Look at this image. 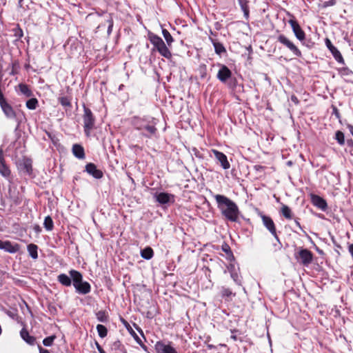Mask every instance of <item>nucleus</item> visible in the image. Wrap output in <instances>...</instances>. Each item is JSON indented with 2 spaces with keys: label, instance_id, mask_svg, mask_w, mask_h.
I'll list each match as a JSON object with an SVG mask.
<instances>
[{
  "label": "nucleus",
  "instance_id": "4",
  "mask_svg": "<svg viewBox=\"0 0 353 353\" xmlns=\"http://www.w3.org/2000/svg\"><path fill=\"white\" fill-rule=\"evenodd\" d=\"M69 274L72 279V285L75 288L76 292L79 294H87L91 291L90 284L83 281L82 274L75 270L69 271Z\"/></svg>",
  "mask_w": 353,
  "mask_h": 353
},
{
  "label": "nucleus",
  "instance_id": "14",
  "mask_svg": "<svg viewBox=\"0 0 353 353\" xmlns=\"http://www.w3.org/2000/svg\"><path fill=\"white\" fill-rule=\"evenodd\" d=\"M20 245L17 243H12L8 240H0V249L10 254H14L20 250Z\"/></svg>",
  "mask_w": 353,
  "mask_h": 353
},
{
  "label": "nucleus",
  "instance_id": "30",
  "mask_svg": "<svg viewBox=\"0 0 353 353\" xmlns=\"http://www.w3.org/2000/svg\"><path fill=\"white\" fill-rule=\"evenodd\" d=\"M140 254L143 259L150 260L154 256V251L152 248L148 246L144 249L141 250Z\"/></svg>",
  "mask_w": 353,
  "mask_h": 353
},
{
  "label": "nucleus",
  "instance_id": "53",
  "mask_svg": "<svg viewBox=\"0 0 353 353\" xmlns=\"http://www.w3.org/2000/svg\"><path fill=\"white\" fill-rule=\"evenodd\" d=\"M253 168L256 172H262L265 170V167L261 165H254Z\"/></svg>",
  "mask_w": 353,
  "mask_h": 353
},
{
  "label": "nucleus",
  "instance_id": "59",
  "mask_svg": "<svg viewBox=\"0 0 353 353\" xmlns=\"http://www.w3.org/2000/svg\"><path fill=\"white\" fill-rule=\"evenodd\" d=\"M19 68V63L18 60H14L12 62V68L17 69Z\"/></svg>",
  "mask_w": 353,
  "mask_h": 353
},
{
  "label": "nucleus",
  "instance_id": "47",
  "mask_svg": "<svg viewBox=\"0 0 353 353\" xmlns=\"http://www.w3.org/2000/svg\"><path fill=\"white\" fill-rule=\"evenodd\" d=\"M13 185V183H10L9 185V187H8V194H9V196L11 199H14L16 196H15V190H16V187H14L12 186Z\"/></svg>",
  "mask_w": 353,
  "mask_h": 353
},
{
  "label": "nucleus",
  "instance_id": "3",
  "mask_svg": "<svg viewBox=\"0 0 353 353\" xmlns=\"http://www.w3.org/2000/svg\"><path fill=\"white\" fill-rule=\"evenodd\" d=\"M130 124L134 129L141 131V135L148 139H152L157 133L155 119L150 117L134 116L130 118Z\"/></svg>",
  "mask_w": 353,
  "mask_h": 353
},
{
  "label": "nucleus",
  "instance_id": "9",
  "mask_svg": "<svg viewBox=\"0 0 353 353\" xmlns=\"http://www.w3.org/2000/svg\"><path fill=\"white\" fill-rule=\"evenodd\" d=\"M153 197L162 205L172 204L175 202V195L165 192H157L153 194Z\"/></svg>",
  "mask_w": 353,
  "mask_h": 353
},
{
  "label": "nucleus",
  "instance_id": "55",
  "mask_svg": "<svg viewBox=\"0 0 353 353\" xmlns=\"http://www.w3.org/2000/svg\"><path fill=\"white\" fill-rule=\"evenodd\" d=\"M273 246L274 248L275 251L281 250L283 248V245H282L281 242L274 243Z\"/></svg>",
  "mask_w": 353,
  "mask_h": 353
},
{
  "label": "nucleus",
  "instance_id": "29",
  "mask_svg": "<svg viewBox=\"0 0 353 353\" xmlns=\"http://www.w3.org/2000/svg\"><path fill=\"white\" fill-rule=\"evenodd\" d=\"M221 250L223 252H224L227 254V259L230 261H234L235 258L231 250V248L230 245L226 243H223L221 245Z\"/></svg>",
  "mask_w": 353,
  "mask_h": 353
},
{
  "label": "nucleus",
  "instance_id": "15",
  "mask_svg": "<svg viewBox=\"0 0 353 353\" xmlns=\"http://www.w3.org/2000/svg\"><path fill=\"white\" fill-rule=\"evenodd\" d=\"M325 43L332 53L334 59L340 63L345 64L343 57L340 51L332 43L331 41L328 38L325 39Z\"/></svg>",
  "mask_w": 353,
  "mask_h": 353
},
{
  "label": "nucleus",
  "instance_id": "60",
  "mask_svg": "<svg viewBox=\"0 0 353 353\" xmlns=\"http://www.w3.org/2000/svg\"><path fill=\"white\" fill-rule=\"evenodd\" d=\"M294 220V223H295L296 225V226H297L300 230H303V228H302V226H301V223H300V222H299L300 219H299V218H298V217H296Z\"/></svg>",
  "mask_w": 353,
  "mask_h": 353
},
{
  "label": "nucleus",
  "instance_id": "39",
  "mask_svg": "<svg viewBox=\"0 0 353 353\" xmlns=\"http://www.w3.org/2000/svg\"><path fill=\"white\" fill-rule=\"evenodd\" d=\"M97 330L99 336L102 339L105 337L108 334V329L103 325L98 324L97 325Z\"/></svg>",
  "mask_w": 353,
  "mask_h": 353
},
{
  "label": "nucleus",
  "instance_id": "16",
  "mask_svg": "<svg viewBox=\"0 0 353 353\" xmlns=\"http://www.w3.org/2000/svg\"><path fill=\"white\" fill-rule=\"evenodd\" d=\"M155 350L157 353H177L175 348L171 345V342L165 344L162 341H159L155 343Z\"/></svg>",
  "mask_w": 353,
  "mask_h": 353
},
{
  "label": "nucleus",
  "instance_id": "43",
  "mask_svg": "<svg viewBox=\"0 0 353 353\" xmlns=\"http://www.w3.org/2000/svg\"><path fill=\"white\" fill-rule=\"evenodd\" d=\"M199 72L201 79H204L207 77V66L205 64H201L199 68Z\"/></svg>",
  "mask_w": 353,
  "mask_h": 353
},
{
  "label": "nucleus",
  "instance_id": "6",
  "mask_svg": "<svg viewBox=\"0 0 353 353\" xmlns=\"http://www.w3.org/2000/svg\"><path fill=\"white\" fill-rule=\"evenodd\" d=\"M83 130L87 137L90 135L91 131L95 128L96 118L92 110L83 105Z\"/></svg>",
  "mask_w": 353,
  "mask_h": 353
},
{
  "label": "nucleus",
  "instance_id": "22",
  "mask_svg": "<svg viewBox=\"0 0 353 353\" xmlns=\"http://www.w3.org/2000/svg\"><path fill=\"white\" fill-rule=\"evenodd\" d=\"M73 155L79 159H83L85 157V150L83 147L78 143L72 145V148Z\"/></svg>",
  "mask_w": 353,
  "mask_h": 353
},
{
  "label": "nucleus",
  "instance_id": "40",
  "mask_svg": "<svg viewBox=\"0 0 353 353\" xmlns=\"http://www.w3.org/2000/svg\"><path fill=\"white\" fill-rule=\"evenodd\" d=\"M43 225H44V228L48 231L52 230V229L54 228V223H53V221H52V218L50 216H48L45 218Z\"/></svg>",
  "mask_w": 353,
  "mask_h": 353
},
{
  "label": "nucleus",
  "instance_id": "26",
  "mask_svg": "<svg viewBox=\"0 0 353 353\" xmlns=\"http://www.w3.org/2000/svg\"><path fill=\"white\" fill-rule=\"evenodd\" d=\"M112 353H127L125 347L119 341H114L111 345Z\"/></svg>",
  "mask_w": 353,
  "mask_h": 353
},
{
  "label": "nucleus",
  "instance_id": "44",
  "mask_svg": "<svg viewBox=\"0 0 353 353\" xmlns=\"http://www.w3.org/2000/svg\"><path fill=\"white\" fill-rule=\"evenodd\" d=\"M230 276L236 284H237L239 285H241V284H242L241 276L240 275H239L237 272H235L233 273L232 272V274H230Z\"/></svg>",
  "mask_w": 353,
  "mask_h": 353
},
{
  "label": "nucleus",
  "instance_id": "49",
  "mask_svg": "<svg viewBox=\"0 0 353 353\" xmlns=\"http://www.w3.org/2000/svg\"><path fill=\"white\" fill-rule=\"evenodd\" d=\"M46 134H47L48 137L52 141V142L54 144H56L57 142L59 141L58 139L57 138V137L54 134H53L52 133H51L50 132H46Z\"/></svg>",
  "mask_w": 353,
  "mask_h": 353
},
{
  "label": "nucleus",
  "instance_id": "42",
  "mask_svg": "<svg viewBox=\"0 0 353 353\" xmlns=\"http://www.w3.org/2000/svg\"><path fill=\"white\" fill-rule=\"evenodd\" d=\"M55 339H56L55 335H51L50 336L46 337L43 340V344L46 347H50L53 344V342Z\"/></svg>",
  "mask_w": 353,
  "mask_h": 353
},
{
  "label": "nucleus",
  "instance_id": "5",
  "mask_svg": "<svg viewBox=\"0 0 353 353\" xmlns=\"http://www.w3.org/2000/svg\"><path fill=\"white\" fill-rule=\"evenodd\" d=\"M148 39L153 45V48L152 49V52L157 51L162 57L167 59L172 58V54L169 47L160 37L152 32H149Z\"/></svg>",
  "mask_w": 353,
  "mask_h": 353
},
{
  "label": "nucleus",
  "instance_id": "62",
  "mask_svg": "<svg viewBox=\"0 0 353 353\" xmlns=\"http://www.w3.org/2000/svg\"><path fill=\"white\" fill-rule=\"evenodd\" d=\"M270 234L274 237V239H275V240L276 241L277 243L281 242L280 239H279V236L277 234L276 230L274 231V233L271 232Z\"/></svg>",
  "mask_w": 353,
  "mask_h": 353
},
{
  "label": "nucleus",
  "instance_id": "48",
  "mask_svg": "<svg viewBox=\"0 0 353 353\" xmlns=\"http://www.w3.org/2000/svg\"><path fill=\"white\" fill-rule=\"evenodd\" d=\"M132 335L139 345H140L143 349H146V346L143 343L142 341L134 331H132Z\"/></svg>",
  "mask_w": 353,
  "mask_h": 353
},
{
  "label": "nucleus",
  "instance_id": "51",
  "mask_svg": "<svg viewBox=\"0 0 353 353\" xmlns=\"http://www.w3.org/2000/svg\"><path fill=\"white\" fill-rule=\"evenodd\" d=\"M336 3V0H329L327 1H325L323 4V8H327L330 6H333Z\"/></svg>",
  "mask_w": 353,
  "mask_h": 353
},
{
  "label": "nucleus",
  "instance_id": "21",
  "mask_svg": "<svg viewBox=\"0 0 353 353\" xmlns=\"http://www.w3.org/2000/svg\"><path fill=\"white\" fill-rule=\"evenodd\" d=\"M209 40L214 46V52L216 54L221 56L223 54H226L227 51L223 43L218 41L217 39L212 37H209Z\"/></svg>",
  "mask_w": 353,
  "mask_h": 353
},
{
  "label": "nucleus",
  "instance_id": "31",
  "mask_svg": "<svg viewBox=\"0 0 353 353\" xmlns=\"http://www.w3.org/2000/svg\"><path fill=\"white\" fill-rule=\"evenodd\" d=\"M97 320L102 323H107L109 320V316L105 310H99L96 313Z\"/></svg>",
  "mask_w": 353,
  "mask_h": 353
},
{
  "label": "nucleus",
  "instance_id": "10",
  "mask_svg": "<svg viewBox=\"0 0 353 353\" xmlns=\"http://www.w3.org/2000/svg\"><path fill=\"white\" fill-rule=\"evenodd\" d=\"M277 41L288 48L296 57H302L301 50L284 34L279 35Z\"/></svg>",
  "mask_w": 353,
  "mask_h": 353
},
{
  "label": "nucleus",
  "instance_id": "32",
  "mask_svg": "<svg viewBox=\"0 0 353 353\" xmlns=\"http://www.w3.org/2000/svg\"><path fill=\"white\" fill-rule=\"evenodd\" d=\"M20 92L26 97H30L33 95L32 91L30 89L28 85L20 83L19 85Z\"/></svg>",
  "mask_w": 353,
  "mask_h": 353
},
{
  "label": "nucleus",
  "instance_id": "41",
  "mask_svg": "<svg viewBox=\"0 0 353 353\" xmlns=\"http://www.w3.org/2000/svg\"><path fill=\"white\" fill-rule=\"evenodd\" d=\"M12 32L14 37H15L17 40L20 39L23 36V32L19 24H17V26L12 29Z\"/></svg>",
  "mask_w": 353,
  "mask_h": 353
},
{
  "label": "nucleus",
  "instance_id": "8",
  "mask_svg": "<svg viewBox=\"0 0 353 353\" xmlns=\"http://www.w3.org/2000/svg\"><path fill=\"white\" fill-rule=\"evenodd\" d=\"M17 166L20 172L31 176L33 174L32 161L27 157H23L17 162Z\"/></svg>",
  "mask_w": 353,
  "mask_h": 353
},
{
  "label": "nucleus",
  "instance_id": "61",
  "mask_svg": "<svg viewBox=\"0 0 353 353\" xmlns=\"http://www.w3.org/2000/svg\"><path fill=\"white\" fill-rule=\"evenodd\" d=\"M291 101L294 103L296 105H298L299 103V100L298 99L297 97L295 95L291 96Z\"/></svg>",
  "mask_w": 353,
  "mask_h": 353
},
{
  "label": "nucleus",
  "instance_id": "23",
  "mask_svg": "<svg viewBox=\"0 0 353 353\" xmlns=\"http://www.w3.org/2000/svg\"><path fill=\"white\" fill-rule=\"evenodd\" d=\"M57 281L63 286L69 287L72 283V279L71 276H68L65 274H60L57 276Z\"/></svg>",
  "mask_w": 353,
  "mask_h": 353
},
{
  "label": "nucleus",
  "instance_id": "35",
  "mask_svg": "<svg viewBox=\"0 0 353 353\" xmlns=\"http://www.w3.org/2000/svg\"><path fill=\"white\" fill-rule=\"evenodd\" d=\"M220 293L221 297L223 299L230 298L232 296H234L236 295L235 293L232 292L231 289L224 286L221 287Z\"/></svg>",
  "mask_w": 353,
  "mask_h": 353
},
{
  "label": "nucleus",
  "instance_id": "45",
  "mask_svg": "<svg viewBox=\"0 0 353 353\" xmlns=\"http://www.w3.org/2000/svg\"><path fill=\"white\" fill-rule=\"evenodd\" d=\"M339 74L342 76H348L350 75L352 73V70H350L347 67H343L339 69Z\"/></svg>",
  "mask_w": 353,
  "mask_h": 353
},
{
  "label": "nucleus",
  "instance_id": "64",
  "mask_svg": "<svg viewBox=\"0 0 353 353\" xmlns=\"http://www.w3.org/2000/svg\"><path fill=\"white\" fill-rule=\"evenodd\" d=\"M38 347H39V353H50L49 352V350L43 348L41 345H39Z\"/></svg>",
  "mask_w": 353,
  "mask_h": 353
},
{
  "label": "nucleus",
  "instance_id": "2",
  "mask_svg": "<svg viewBox=\"0 0 353 353\" xmlns=\"http://www.w3.org/2000/svg\"><path fill=\"white\" fill-rule=\"evenodd\" d=\"M219 68L217 74V79L225 84L231 92L240 94L244 92L243 83H239L237 79L233 75L232 70L225 64L218 63Z\"/></svg>",
  "mask_w": 353,
  "mask_h": 353
},
{
  "label": "nucleus",
  "instance_id": "1",
  "mask_svg": "<svg viewBox=\"0 0 353 353\" xmlns=\"http://www.w3.org/2000/svg\"><path fill=\"white\" fill-rule=\"evenodd\" d=\"M217 208L221 211V215L228 221L231 222H237L240 211L236 203L222 194H216L214 196Z\"/></svg>",
  "mask_w": 353,
  "mask_h": 353
},
{
  "label": "nucleus",
  "instance_id": "24",
  "mask_svg": "<svg viewBox=\"0 0 353 353\" xmlns=\"http://www.w3.org/2000/svg\"><path fill=\"white\" fill-rule=\"evenodd\" d=\"M21 338L29 345H33L36 341V338L33 336H30L28 332L23 328L20 332Z\"/></svg>",
  "mask_w": 353,
  "mask_h": 353
},
{
  "label": "nucleus",
  "instance_id": "20",
  "mask_svg": "<svg viewBox=\"0 0 353 353\" xmlns=\"http://www.w3.org/2000/svg\"><path fill=\"white\" fill-rule=\"evenodd\" d=\"M213 153L216 159L224 170H228L230 168V164L228 161V157L224 153L215 150H213Z\"/></svg>",
  "mask_w": 353,
  "mask_h": 353
},
{
  "label": "nucleus",
  "instance_id": "13",
  "mask_svg": "<svg viewBox=\"0 0 353 353\" xmlns=\"http://www.w3.org/2000/svg\"><path fill=\"white\" fill-rule=\"evenodd\" d=\"M0 174L8 179L9 183H12L11 170L9 166L6 163L3 150L1 149H0Z\"/></svg>",
  "mask_w": 353,
  "mask_h": 353
},
{
  "label": "nucleus",
  "instance_id": "11",
  "mask_svg": "<svg viewBox=\"0 0 353 353\" xmlns=\"http://www.w3.org/2000/svg\"><path fill=\"white\" fill-rule=\"evenodd\" d=\"M256 212L258 216L261 217L264 227L269 231L270 233H274V231L276 230V228L272 219L270 216L265 215L259 209H256Z\"/></svg>",
  "mask_w": 353,
  "mask_h": 353
},
{
  "label": "nucleus",
  "instance_id": "19",
  "mask_svg": "<svg viewBox=\"0 0 353 353\" xmlns=\"http://www.w3.org/2000/svg\"><path fill=\"white\" fill-rule=\"evenodd\" d=\"M289 23L290 24L292 31L295 35V37L301 41H303L305 39V34L304 31L301 28L299 23L294 19L289 20Z\"/></svg>",
  "mask_w": 353,
  "mask_h": 353
},
{
  "label": "nucleus",
  "instance_id": "46",
  "mask_svg": "<svg viewBox=\"0 0 353 353\" xmlns=\"http://www.w3.org/2000/svg\"><path fill=\"white\" fill-rule=\"evenodd\" d=\"M332 115L335 116V117L340 121L341 116L339 109L335 105H332Z\"/></svg>",
  "mask_w": 353,
  "mask_h": 353
},
{
  "label": "nucleus",
  "instance_id": "38",
  "mask_svg": "<svg viewBox=\"0 0 353 353\" xmlns=\"http://www.w3.org/2000/svg\"><path fill=\"white\" fill-rule=\"evenodd\" d=\"M26 105L29 110H35L39 105V101L36 98H31L26 101Z\"/></svg>",
  "mask_w": 353,
  "mask_h": 353
},
{
  "label": "nucleus",
  "instance_id": "18",
  "mask_svg": "<svg viewBox=\"0 0 353 353\" xmlns=\"http://www.w3.org/2000/svg\"><path fill=\"white\" fill-rule=\"evenodd\" d=\"M85 171L96 179H100L103 176L101 170L97 168L93 163H88L85 165Z\"/></svg>",
  "mask_w": 353,
  "mask_h": 353
},
{
  "label": "nucleus",
  "instance_id": "28",
  "mask_svg": "<svg viewBox=\"0 0 353 353\" xmlns=\"http://www.w3.org/2000/svg\"><path fill=\"white\" fill-rule=\"evenodd\" d=\"M280 213L286 219H288V220H291L293 218V214H292V210L290 209V208L289 206H288L287 205H285V204H283L281 208V210H280Z\"/></svg>",
  "mask_w": 353,
  "mask_h": 353
},
{
  "label": "nucleus",
  "instance_id": "37",
  "mask_svg": "<svg viewBox=\"0 0 353 353\" xmlns=\"http://www.w3.org/2000/svg\"><path fill=\"white\" fill-rule=\"evenodd\" d=\"M59 103L64 108H72L71 99L68 97H59L58 98Z\"/></svg>",
  "mask_w": 353,
  "mask_h": 353
},
{
  "label": "nucleus",
  "instance_id": "36",
  "mask_svg": "<svg viewBox=\"0 0 353 353\" xmlns=\"http://www.w3.org/2000/svg\"><path fill=\"white\" fill-rule=\"evenodd\" d=\"M334 139L340 145H344L345 144L346 141L345 139L344 133L341 130L336 131Z\"/></svg>",
  "mask_w": 353,
  "mask_h": 353
},
{
  "label": "nucleus",
  "instance_id": "50",
  "mask_svg": "<svg viewBox=\"0 0 353 353\" xmlns=\"http://www.w3.org/2000/svg\"><path fill=\"white\" fill-rule=\"evenodd\" d=\"M192 154L197 158L199 159H203V154L200 152V151L196 148H193L192 149Z\"/></svg>",
  "mask_w": 353,
  "mask_h": 353
},
{
  "label": "nucleus",
  "instance_id": "63",
  "mask_svg": "<svg viewBox=\"0 0 353 353\" xmlns=\"http://www.w3.org/2000/svg\"><path fill=\"white\" fill-rule=\"evenodd\" d=\"M96 345H97V348L98 351L99 352V353H106L104 351V350L102 348V347L97 342H96Z\"/></svg>",
  "mask_w": 353,
  "mask_h": 353
},
{
  "label": "nucleus",
  "instance_id": "27",
  "mask_svg": "<svg viewBox=\"0 0 353 353\" xmlns=\"http://www.w3.org/2000/svg\"><path fill=\"white\" fill-rule=\"evenodd\" d=\"M38 246L34 243H30L27 245V250L30 256L36 260L38 259Z\"/></svg>",
  "mask_w": 353,
  "mask_h": 353
},
{
  "label": "nucleus",
  "instance_id": "17",
  "mask_svg": "<svg viewBox=\"0 0 353 353\" xmlns=\"http://www.w3.org/2000/svg\"><path fill=\"white\" fill-rule=\"evenodd\" d=\"M310 200L314 206L323 212L327 211L328 208L327 203L323 198L315 194H310Z\"/></svg>",
  "mask_w": 353,
  "mask_h": 353
},
{
  "label": "nucleus",
  "instance_id": "54",
  "mask_svg": "<svg viewBox=\"0 0 353 353\" xmlns=\"http://www.w3.org/2000/svg\"><path fill=\"white\" fill-rule=\"evenodd\" d=\"M345 143L350 148V152H352L353 150V140L352 139H347Z\"/></svg>",
  "mask_w": 353,
  "mask_h": 353
},
{
  "label": "nucleus",
  "instance_id": "58",
  "mask_svg": "<svg viewBox=\"0 0 353 353\" xmlns=\"http://www.w3.org/2000/svg\"><path fill=\"white\" fill-rule=\"evenodd\" d=\"M303 44L305 45L307 48H311L314 45V43L312 42L311 40H308L307 41H304Z\"/></svg>",
  "mask_w": 353,
  "mask_h": 353
},
{
  "label": "nucleus",
  "instance_id": "56",
  "mask_svg": "<svg viewBox=\"0 0 353 353\" xmlns=\"http://www.w3.org/2000/svg\"><path fill=\"white\" fill-rule=\"evenodd\" d=\"M228 271L230 272V274H232V272L233 273V272H236V268H235V265H234V264H232V263H230L228 266Z\"/></svg>",
  "mask_w": 353,
  "mask_h": 353
},
{
  "label": "nucleus",
  "instance_id": "12",
  "mask_svg": "<svg viewBox=\"0 0 353 353\" xmlns=\"http://www.w3.org/2000/svg\"><path fill=\"white\" fill-rule=\"evenodd\" d=\"M0 106L6 116L8 119H15L16 118V112L14 110L13 108L11 106L10 104H9L6 98L4 97L3 94H0Z\"/></svg>",
  "mask_w": 353,
  "mask_h": 353
},
{
  "label": "nucleus",
  "instance_id": "57",
  "mask_svg": "<svg viewBox=\"0 0 353 353\" xmlns=\"http://www.w3.org/2000/svg\"><path fill=\"white\" fill-rule=\"evenodd\" d=\"M110 13H108L106 11H101V12H96L95 14H97L99 17H104V19L106 18V14H109Z\"/></svg>",
  "mask_w": 353,
  "mask_h": 353
},
{
  "label": "nucleus",
  "instance_id": "34",
  "mask_svg": "<svg viewBox=\"0 0 353 353\" xmlns=\"http://www.w3.org/2000/svg\"><path fill=\"white\" fill-rule=\"evenodd\" d=\"M105 21L108 23V30L107 34L110 36L112 34V28L114 26V21L112 17V14H106V18L105 19Z\"/></svg>",
  "mask_w": 353,
  "mask_h": 353
},
{
  "label": "nucleus",
  "instance_id": "7",
  "mask_svg": "<svg viewBox=\"0 0 353 353\" xmlns=\"http://www.w3.org/2000/svg\"><path fill=\"white\" fill-rule=\"evenodd\" d=\"M295 259L303 265L307 267L313 261L314 254L307 248H299V250L294 253Z\"/></svg>",
  "mask_w": 353,
  "mask_h": 353
},
{
  "label": "nucleus",
  "instance_id": "52",
  "mask_svg": "<svg viewBox=\"0 0 353 353\" xmlns=\"http://www.w3.org/2000/svg\"><path fill=\"white\" fill-rule=\"evenodd\" d=\"M238 332L236 330H231V332L232 333V334L231 335L230 338L234 340V341H242L243 340L240 338H238L236 334H234V332Z\"/></svg>",
  "mask_w": 353,
  "mask_h": 353
},
{
  "label": "nucleus",
  "instance_id": "33",
  "mask_svg": "<svg viewBox=\"0 0 353 353\" xmlns=\"http://www.w3.org/2000/svg\"><path fill=\"white\" fill-rule=\"evenodd\" d=\"M162 34L166 41L167 46L170 48L172 46V43L174 42L172 36L168 30L164 28H162Z\"/></svg>",
  "mask_w": 353,
  "mask_h": 353
},
{
  "label": "nucleus",
  "instance_id": "25",
  "mask_svg": "<svg viewBox=\"0 0 353 353\" xmlns=\"http://www.w3.org/2000/svg\"><path fill=\"white\" fill-rule=\"evenodd\" d=\"M238 3L243 12L244 17L248 19L250 16L249 0H237Z\"/></svg>",
  "mask_w": 353,
  "mask_h": 353
}]
</instances>
